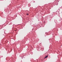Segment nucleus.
Wrapping results in <instances>:
<instances>
[{"instance_id":"2","label":"nucleus","mask_w":62,"mask_h":62,"mask_svg":"<svg viewBox=\"0 0 62 62\" xmlns=\"http://www.w3.org/2000/svg\"><path fill=\"white\" fill-rule=\"evenodd\" d=\"M26 15H29V14H27Z\"/></svg>"},{"instance_id":"1","label":"nucleus","mask_w":62,"mask_h":62,"mask_svg":"<svg viewBox=\"0 0 62 62\" xmlns=\"http://www.w3.org/2000/svg\"><path fill=\"white\" fill-rule=\"evenodd\" d=\"M48 56V55H47L44 58H46Z\"/></svg>"}]
</instances>
